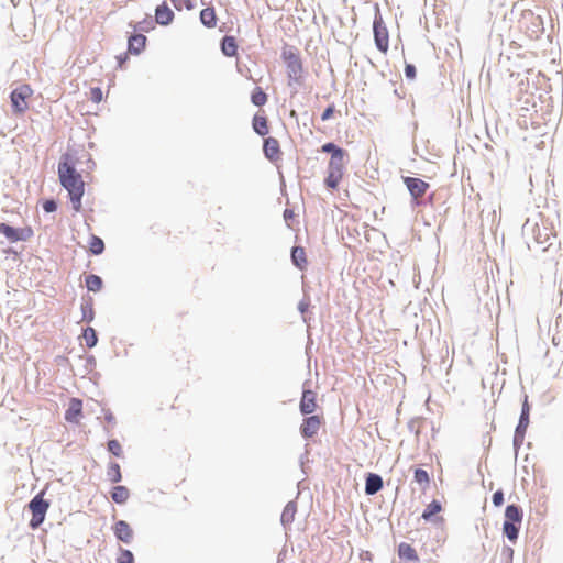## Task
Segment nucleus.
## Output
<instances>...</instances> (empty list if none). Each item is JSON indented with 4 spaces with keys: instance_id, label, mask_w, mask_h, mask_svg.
<instances>
[{
    "instance_id": "nucleus-1",
    "label": "nucleus",
    "mask_w": 563,
    "mask_h": 563,
    "mask_svg": "<svg viewBox=\"0 0 563 563\" xmlns=\"http://www.w3.org/2000/svg\"><path fill=\"white\" fill-rule=\"evenodd\" d=\"M58 177L62 186L68 191L73 209L76 212L80 211L85 183L81 175L76 170L69 154H65L58 164Z\"/></svg>"
},
{
    "instance_id": "nucleus-2",
    "label": "nucleus",
    "mask_w": 563,
    "mask_h": 563,
    "mask_svg": "<svg viewBox=\"0 0 563 563\" xmlns=\"http://www.w3.org/2000/svg\"><path fill=\"white\" fill-rule=\"evenodd\" d=\"M321 151L331 153L327 167L324 185L330 189H338L344 176L347 154L343 148L336 146L334 143L323 144Z\"/></svg>"
},
{
    "instance_id": "nucleus-3",
    "label": "nucleus",
    "mask_w": 563,
    "mask_h": 563,
    "mask_svg": "<svg viewBox=\"0 0 563 563\" xmlns=\"http://www.w3.org/2000/svg\"><path fill=\"white\" fill-rule=\"evenodd\" d=\"M374 41L377 49L386 54L389 49V32L380 13H376L373 21Z\"/></svg>"
},
{
    "instance_id": "nucleus-4",
    "label": "nucleus",
    "mask_w": 563,
    "mask_h": 563,
    "mask_svg": "<svg viewBox=\"0 0 563 563\" xmlns=\"http://www.w3.org/2000/svg\"><path fill=\"white\" fill-rule=\"evenodd\" d=\"M29 508L32 512L30 526L33 529L38 528L45 519V515L49 508V503L44 499V492L38 493L30 501Z\"/></svg>"
},
{
    "instance_id": "nucleus-5",
    "label": "nucleus",
    "mask_w": 563,
    "mask_h": 563,
    "mask_svg": "<svg viewBox=\"0 0 563 563\" xmlns=\"http://www.w3.org/2000/svg\"><path fill=\"white\" fill-rule=\"evenodd\" d=\"M282 56L286 63L289 78L298 81L303 73L302 60L299 53L295 48L284 49Z\"/></svg>"
},
{
    "instance_id": "nucleus-6",
    "label": "nucleus",
    "mask_w": 563,
    "mask_h": 563,
    "mask_svg": "<svg viewBox=\"0 0 563 563\" xmlns=\"http://www.w3.org/2000/svg\"><path fill=\"white\" fill-rule=\"evenodd\" d=\"M32 89L29 85H22L11 92V103L15 113H23L26 111L29 104L27 99L32 96Z\"/></svg>"
},
{
    "instance_id": "nucleus-7",
    "label": "nucleus",
    "mask_w": 563,
    "mask_h": 563,
    "mask_svg": "<svg viewBox=\"0 0 563 563\" xmlns=\"http://www.w3.org/2000/svg\"><path fill=\"white\" fill-rule=\"evenodd\" d=\"M404 183L407 186L410 195L415 198H421L429 189V184L420 178L404 177Z\"/></svg>"
},
{
    "instance_id": "nucleus-8",
    "label": "nucleus",
    "mask_w": 563,
    "mask_h": 563,
    "mask_svg": "<svg viewBox=\"0 0 563 563\" xmlns=\"http://www.w3.org/2000/svg\"><path fill=\"white\" fill-rule=\"evenodd\" d=\"M317 393L311 389H303L300 400V412L302 415L313 413L317 409Z\"/></svg>"
},
{
    "instance_id": "nucleus-9",
    "label": "nucleus",
    "mask_w": 563,
    "mask_h": 563,
    "mask_svg": "<svg viewBox=\"0 0 563 563\" xmlns=\"http://www.w3.org/2000/svg\"><path fill=\"white\" fill-rule=\"evenodd\" d=\"M321 424L322 422L319 416L307 417L300 426V432L303 438H312L318 433Z\"/></svg>"
},
{
    "instance_id": "nucleus-10",
    "label": "nucleus",
    "mask_w": 563,
    "mask_h": 563,
    "mask_svg": "<svg viewBox=\"0 0 563 563\" xmlns=\"http://www.w3.org/2000/svg\"><path fill=\"white\" fill-rule=\"evenodd\" d=\"M82 416V401L79 398H71L65 412V420L71 423H78Z\"/></svg>"
},
{
    "instance_id": "nucleus-11",
    "label": "nucleus",
    "mask_w": 563,
    "mask_h": 563,
    "mask_svg": "<svg viewBox=\"0 0 563 563\" xmlns=\"http://www.w3.org/2000/svg\"><path fill=\"white\" fill-rule=\"evenodd\" d=\"M263 151H264L265 156L269 161L276 162V161L280 159L282 151H280V145H279V142L277 139H275V137L265 139Z\"/></svg>"
},
{
    "instance_id": "nucleus-12",
    "label": "nucleus",
    "mask_w": 563,
    "mask_h": 563,
    "mask_svg": "<svg viewBox=\"0 0 563 563\" xmlns=\"http://www.w3.org/2000/svg\"><path fill=\"white\" fill-rule=\"evenodd\" d=\"M2 234L10 241V242H18V241H25L32 235V230L30 228L27 229H15L10 227L9 224L3 228Z\"/></svg>"
},
{
    "instance_id": "nucleus-13",
    "label": "nucleus",
    "mask_w": 563,
    "mask_h": 563,
    "mask_svg": "<svg viewBox=\"0 0 563 563\" xmlns=\"http://www.w3.org/2000/svg\"><path fill=\"white\" fill-rule=\"evenodd\" d=\"M115 537L124 543H130L133 539V530L124 520H119L113 526Z\"/></svg>"
},
{
    "instance_id": "nucleus-14",
    "label": "nucleus",
    "mask_w": 563,
    "mask_h": 563,
    "mask_svg": "<svg viewBox=\"0 0 563 563\" xmlns=\"http://www.w3.org/2000/svg\"><path fill=\"white\" fill-rule=\"evenodd\" d=\"M174 16L175 14L173 10L167 5L166 2L157 5L155 10V20L158 24L169 25L173 22Z\"/></svg>"
},
{
    "instance_id": "nucleus-15",
    "label": "nucleus",
    "mask_w": 563,
    "mask_h": 563,
    "mask_svg": "<svg viewBox=\"0 0 563 563\" xmlns=\"http://www.w3.org/2000/svg\"><path fill=\"white\" fill-rule=\"evenodd\" d=\"M529 411H530V408H529V405H528V397L526 396L523 405H522V410H521L519 423H518V426L516 428L515 440H517L518 437H520L521 439L523 438L525 432H526V430L528 428V424H529Z\"/></svg>"
},
{
    "instance_id": "nucleus-16",
    "label": "nucleus",
    "mask_w": 563,
    "mask_h": 563,
    "mask_svg": "<svg viewBox=\"0 0 563 563\" xmlns=\"http://www.w3.org/2000/svg\"><path fill=\"white\" fill-rule=\"evenodd\" d=\"M398 556L401 560H405V561H408V562H413V563H418L419 562V556H418V553H417L416 549L411 544L406 543V542L399 543V545H398Z\"/></svg>"
},
{
    "instance_id": "nucleus-17",
    "label": "nucleus",
    "mask_w": 563,
    "mask_h": 563,
    "mask_svg": "<svg viewBox=\"0 0 563 563\" xmlns=\"http://www.w3.org/2000/svg\"><path fill=\"white\" fill-rule=\"evenodd\" d=\"M383 487V479L379 475L369 473L366 477L365 493L367 495H374L379 492Z\"/></svg>"
},
{
    "instance_id": "nucleus-18",
    "label": "nucleus",
    "mask_w": 563,
    "mask_h": 563,
    "mask_svg": "<svg viewBox=\"0 0 563 563\" xmlns=\"http://www.w3.org/2000/svg\"><path fill=\"white\" fill-rule=\"evenodd\" d=\"M146 44V36L143 34H135L129 38V52L133 54H140Z\"/></svg>"
},
{
    "instance_id": "nucleus-19",
    "label": "nucleus",
    "mask_w": 563,
    "mask_h": 563,
    "mask_svg": "<svg viewBox=\"0 0 563 563\" xmlns=\"http://www.w3.org/2000/svg\"><path fill=\"white\" fill-rule=\"evenodd\" d=\"M221 51L228 57H233L238 54V44L234 36H224L221 43Z\"/></svg>"
},
{
    "instance_id": "nucleus-20",
    "label": "nucleus",
    "mask_w": 563,
    "mask_h": 563,
    "mask_svg": "<svg viewBox=\"0 0 563 563\" xmlns=\"http://www.w3.org/2000/svg\"><path fill=\"white\" fill-rule=\"evenodd\" d=\"M217 14L213 8H206L201 10L200 21L206 27H214L217 25Z\"/></svg>"
},
{
    "instance_id": "nucleus-21",
    "label": "nucleus",
    "mask_w": 563,
    "mask_h": 563,
    "mask_svg": "<svg viewBox=\"0 0 563 563\" xmlns=\"http://www.w3.org/2000/svg\"><path fill=\"white\" fill-rule=\"evenodd\" d=\"M291 261L300 269L306 268V266H307V257H306L305 249L301 247V246L292 247V250H291Z\"/></svg>"
},
{
    "instance_id": "nucleus-22",
    "label": "nucleus",
    "mask_w": 563,
    "mask_h": 563,
    "mask_svg": "<svg viewBox=\"0 0 563 563\" xmlns=\"http://www.w3.org/2000/svg\"><path fill=\"white\" fill-rule=\"evenodd\" d=\"M505 518H506L505 521H510L512 523L520 526V523L522 521V514H521L519 507H517L515 505H509L506 508Z\"/></svg>"
},
{
    "instance_id": "nucleus-23",
    "label": "nucleus",
    "mask_w": 563,
    "mask_h": 563,
    "mask_svg": "<svg viewBox=\"0 0 563 563\" xmlns=\"http://www.w3.org/2000/svg\"><path fill=\"white\" fill-rule=\"evenodd\" d=\"M253 129L254 131L264 136L268 133V123L265 115L255 114L253 118Z\"/></svg>"
},
{
    "instance_id": "nucleus-24",
    "label": "nucleus",
    "mask_w": 563,
    "mask_h": 563,
    "mask_svg": "<svg viewBox=\"0 0 563 563\" xmlns=\"http://www.w3.org/2000/svg\"><path fill=\"white\" fill-rule=\"evenodd\" d=\"M130 497V492L125 486H115L111 492V498L117 504H124Z\"/></svg>"
},
{
    "instance_id": "nucleus-25",
    "label": "nucleus",
    "mask_w": 563,
    "mask_h": 563,
    "mask_svg": "<svg viewBox=\"0 0 563 563\" xmlns=\"http://www.w3.org/2000/svg\"><path fill=\"white\" fill-rule=\"evenodd\" d=\"M442 510V506L439 501L433 500L430 503L422 512V518L424 520H430L434 515L439 514Z\"/></svg>"
},
{
    "instance_id": "nucleus-26",
    "label": "nucleus",
    "mask_w": 563,
    "mask_h": 563,
    "mask_svg": "<svg viewBox=\"0 0 563 563\" xmlns=\"http://www.w3.org/2000/svg\"><path fill=\"white\" fill-rule=\"evenodd\" d=\"M296 511V506L292 503L287 504L282 514V522L284 525L291 523L295 519Z\"/></svg>"
},
{
    "instance_id": "nucleus-27",
    "label": "nucleus",
    "mask_w": 563,
    "mask_h": 563,
    "mask_svg": "<svg viewBox=\"0 0 563 563\" xmlns=\"http://www.w3.org/2000/svg\"><path fill=\"white\" fill-rule=\"evenodd\" d=\"M504 533L510 541H515L518 538L519 526L510 521H504L503 525Z\"/></svg>"
},
{
    "instance_id": "nucleus-28",
    "label": "nucleus",
    "mask_w": 563,
    "mask_h": 563,
    "mask_svg": "<svg viewBox=\"0 0 563 563\" xmlns=\"http://www.w3.org/2000/svg\"><path fill=\"white\" fill-rule=\"evenodd\" d=\"M251 101L257 106H264L267 102V95L262 90L261 87H256L251 95Z\"/></svg>"
},
{
    "instance_id": "nucleus-29",
    "label": "nucleus",
    "mask_w": 563,
    "mask_h": 563,
    "mask_svg": "<svg viewBox=\"0 0 563 563\" xmlns=\"http://www.w3.org/2000/svg\"><path fill=\"white\" fill-rule=\"evenodd\" d=\"M86 287L90 291H99L102 288V279L97 275H88L86 277Z\"/></svg>"
},
{
    "instance_id": "nucleus-30",
    "label": "nucleus",
    "mask_w": 563,
    "mask_h": 563,
    "mask_svg": "<svg viewBox=\"0 0 563 563\" xmlns=\"http://www.w3.org/2000/svg\"><path fill=\"white\" fill-rule=\"evenodd\" d=\"M82 339L87 347L91 349L97 344V333L93 328H86L82 333Z\"/></svg>"
},
{
    "instance_id": "nucleus-31",
    "label": "nucleus",
    "mask_w": 563,
    "mask_h": 563,
    "mask_svg": "<svg viewBox=\"0 0 563 563\" xmlns=\"http://www.w3.org/2000/svg\"><path fill=\"white\" fill-rule=\"evenodd\" d=\"M89 250L92 254H101L104 250L103 241L100 238L93 235L89 242Z\"/></svg>"
},
{
    "instance_id": "nucleus-32",
    "label": "nucleus",
    "mask_w": 563,
    "mask_h": 563,
    "mask_svg": "<svg viewBox=\"0 0 563 563\" xmlns=\"http://www.w3.org/2000/svg\"><path fill=\"white\" fill-rule=\"evenodd\" d=\"M415 481L420 485L428 486L430 483V476L427 471L422 468H416Z\"/></svg>"
},
{
    "instance_id": "nucleus-33",
    "label": "nucleus",
    "mask_w": 563,
    "mask_h": 563,
    "mask_svg": "<svg viewBox=\"0 0 563 563\" xmlns=\"http://www.w3.org/2000/svg\"><path fill=\"white\" fill-rule=\"evenodd\" d=\"M108 475L112 483L120 482L122 478L120 465L118 463L111 464L108 471Z\"/></svg>"
},
{
    "instance_id": "nucleus-34",
    "label": "nucleus",
    "mask_w": 563,
    "mask_h": 563,
    "mask_svg": "<svg viewBox=\"0 0 563 563\" xmlns=\"http://www.w3.org/2000/svg\"><path fill=\"white\" fill-rule=\"evenodd\" d=\"M117 563H134V556L130 550L121 549L117 558Z\"/></svg>"
},
{
    "instance_id": "nucleus-35",
    "label": "nucleus",
    "mask_w": 563,
    "mask_h": 563,
    "mask_svg": "<svg viewBox=\"0 0 563 563\" xmlns=\"http://www.w3.org/2000/svg\"><path fill=\"white\" fill-rule=\"evenodd\" d=\"M108 450L115 456H121L122 448L118 440H110L108 442Z\"/></svg>"
},
{
    "instance_id": "nucleus-36",
    "label": "nucleus",
    "mask_w": 563,
    "mask_h": 563,
    "mask_svg": "<svg viewBox=\"0 0 563 563\" xmlns=\"http://www.w3.org/2000/svg\"><path fill=\"white\" fill-rule=\"evenodd\" d=\"M89 95H90V99L96 103H98L102 100V90L99 87L91 88L89 91Z\"/></svg>"
},
{
    "instance_id": "nucleus-37",
    "label": "nucleus",
    "mask_w": 563,
    "mask_h": 563,
    "mask_svg": "<svg viewBox=\"0 0 563 563\" xmlns=\"http://www.w3.org/2000/svg\"><path fill=\"white\" fill-rule=\"evenodd\" d=\"M493 504L496 507H500L504 504V493H503V490L499 489V490L494 493V495H493Z\"/></svg>"
},
{
    "instance_id": "nucleus-38",
    "label": "nucleus",
    "mask_w": 563,
    "mask_h": 563,
    "mask_svg": "<svg viewBox=\"0 0 563 563\" xmlns=\"http://www.w3.org/2000/svg\"><path fill=\"white\" fill-rule=\"evenodd\" d=\"M334 111H335V107H334V104L329 106V107L323 111V113H322V115H321V120H322V121H327V120L331 119V118L333 117V114H334Z\"/></svg>"
},
{
    "instance_id": "nucleus-39",
    "label": "nucleus",
    "mask_w": 563,
    "mask_h": 563,
    "mask_svg": "<svg viewBox=\"0 0 563 563\" xmlns=\"http://www.w3.org/2000/svg\"><path fill=\"white\" fill-rule=\"evenodd\" d=\"M43 209L45 212H54L57 209V205L54 200H46L43 202Z\"/></svg>"
},
{
    "instance_id": "nucleus-40",
    "label": "nucleus",
    "mask_w": 563,
    "mask_h": 563,
    "mask_svg": "<svg viewBox=\"0 0 563 563\" xmlns=\"http://www.w3.org/2000/svg\"><path fill=\"white\" fill-rule=\"evenodd\" d=\"M405 75L409 79H415L416 77V68L411 64H407L405 67Z\"/></svg>"
},
{
    "instance_id": "nucleus-41",
    "label": "nucleus",
    "mask_w": 563,
    "mask_h": 563,
    "mask_svg": "<svg viewBox=\"0 0 563 563\" xmlns=\"http://www.w3.org/2000/svg\"><path fill=\"white\" fill-rule=\"evenodd\" d=\"M5 225H7L5 223L0 222V234H2V232L4 230L3 228H5Z\"/></svg>"
},
{
    "instance_id": "nucleus-42",
    "label": "nucleus",
    "mask_w": 563,
    "mask_h": 563,
    "mask_svg": "<svg viewBox=\"0 0 563 563\" xmlns=\"http://www.w3.org/2000/svg\"><path fill=\"white\" fill-rule=\"evenodd\" d=\"M284 214H285V218H287V217H290V216H291V212H290V211H288V210H285V213H284Z\"/></svg>"
}]
</instances>
